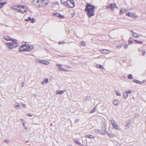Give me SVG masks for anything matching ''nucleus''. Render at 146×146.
Instances as JSON below:
<instances>
[{
	"instance_id": "15",
	"label": "nucleus",
	"mask_w": 146,
	"mask_h": 146,
	"mask_svg": "<svg viewBox=\"0 0 146 146\" xmlns=\"http://www.w3.org/2000/svg\"><path fill=\"white\" fill-rule=\"evenodd\" d=\"M34 18H32L31 17H29L27 19H25V21H30L32 23H34L35 21H34Z\"/></svg>"
},
{
	"instance_id": "38",
	"label": "nucleus",
	"mask_w": 146,
	"mask_h": 146,
	"mask_svg": "<svg viewBox=\"0 0 146 146\" xmlns=\"http://www.w3.org/2000/svg\"><path fill=\"white\" fill-rule=\"evenodd\" d=\"M4 39L6 40H11V38L9 37L5 38Z\"/></svg>"
},
{
	"instance_id": "17",
	"label": "nucleus",
	"mask_w": 146,
	"mask_h": 146,
	"mask_svg": "<svg viewBox=\"0 0 146 146\" xmlns=\"http://www.w3.org/2000/svg\"><path fill=\"white\" fill-rule=\"evenodd\" d=\"M110 51L109 50L104 49L100 50L101 52L102 53L107 54L110 53Z\"/></svg>"
},
{
	"instance_id": "57",
	"label": "nucleus",
	"mask_w": 146,
	"mask_h": 146,
	"mask_svg": "<svg viewBox=\"0 0 146 146\" xmlns=\"http://www.w3.org/2000/svg\"><path fill=\"white\" fill-rule=\"evenodd\" d=\"M21 120H22V121H23V119H22Z\"/></svg>"
},
{
	"instance_id": "1",
	"label": "nucleus",
	"mask_w": 146,
	"mask_h": 146,
	"mask_svg": "<svg viewBox=\"0 0 146 146\" xmlns=\"http://www.w3.org/2000/svg\"><path fill=\"white\" fill-rule=\"evenodd\" d=\"M95 7L90 4L88 3L86 6L85 11L89 17L91 18L94 15L95 13L94 9Z\"/></svg>"
},
{
	"instance_id": "9",
	"label": "nucleus",
	"mask_w": 146,
	"mask_h": 146,
	"mask_svg": "<svg viewBox=\"0 0 146 146\" xmlns=\"http://www.w3.org/2000/svg\"><path fill=\"white\" fill-rule=\"evenodd\" d=\"M27 44H24L21 46L19 48V51L21 52H26Z\"/></svg>"
},
{
	"instance_id": "20",
	"label": "nucleus",
	"mask_w": 146,
	"mask_h": 146,
	"mask_svg": "<svg viewBox=\"0 0 146 146\" xmlns=\"http://www.w3.org/2000/svg\"><path fill=\"white\" fill-rule=\"evenodd\" d=\"M113 104L115 106H117L119 104V100H113Z\"/></svg>"
},
{
	"instance_id": "26",
	"label": "nucleus",
	"mask_w": 146,
	"mask_h": 146,
	"mask_svg": "<svg viewBox=\"0 0 146 146\" xmlns=\"http://www.w3.org/2000/svg\"><path fill=\"white\" fill-rule=\"evenodd\" d=\"M123 95L124 98L125 99L128 96V94L126 92L123 93Z\"/></svg>"
},
{
	"instance_id": "31",
	"label": "nucleus",
	"mask_w": 146,
	"mask_h": 146,
	"mask_svg": "<svg viewBox=\"0 0 146 146\" xmlns=\"http://www.w3.org/2000/svg\"><path fill=\"white\" fill-rule=\"evenodd\" d=\"M115 92H116V95L117 96H121V93L117 90H115Z\"/></svg>"
},
{
	"instance_id": "14",
	"label": "nucleus",
	"mask_w": 146,
	"mask_h": 146,
	"mask_svg": "<svg viewBox=\"0 0 146 146\" xmlns=\"http://www.w3.org/2000/svg\"><path fill=\"white\" fill-rule=\"evenodd\" d=\"M115 7H116L115 4L111 3L109 4V7H108V8H110V9L112 10H113Z\"/></svg>"
},
{
	"instance_id": "53",
	"label": "nucleus",
	"mask_w": 146,
	"mask_h": 146,
	"mask_svg": "<svg viewBox=\"0 0 146 146\" xmlns=\"http://www.w3.org/2000/svg\"><path fill=\"white\" fill-rule=\"evenodd\" d=\"M25 129H27V127H25Z\"/></svg>"
},
{
	"instance_id": "54",
	"label": "nucleus",
	"mask_w": 146,
	"mask_h": 146,
	"mask_svg": "<svg viewBox=\"0 0 146 146\" xmlns=\"http://www.w3.org/2000/svg\"><path fill=\"white\" fill-rule=\"evenodd\" d=\"M104 125H105V127H106V124L105 123H104Z\"/></svg>"
},
{
	"instance_id": "3",
	"label": "nucleus",
	"mask_w": 146,
	"mask_h": 146,
	"mask_svg": "<svg viewBox=\"0 0 146 146\" xmlns=\"http://www.w3.org/2000/svg\"><path fill=\"white\" fill-rule=\"evenodd\" d=\"M13 8L17 10L18 12L22 14L24 13L27 11L26 7L24 5L15 6Z\"/></svg>"
},
{
	"instance_id": "30",
	"label": "nucleus",
	"mask_w": 146,
	"mask_h": 146,
	"mask_svg": "<svg viewBox=\"0 0 146 146\" xmlns=\"http://www.w3.org/2000/svg\"><path fill=\"white\" fill-rule=\"evenodd\" d=\"M86 137L87 138H89L90 139H92L94 138V137H93V136L91 135H86Z\"/></svg>"
},
{
	"instance_id": "43",
	"label": "nucleus",
	"mask_w": 146,
	"mask_h": 146,
	"mask_svg": "<svg viewBox=\"0 0 146 146\" xmlns=\"http://www.w3.org/2000/svg\"><path fill=\"white\" fill-rule=\"evenodd\" d=\"M142 54L143 55H144L145 54V51L142 50Z\"/></svg>"
},
{
	"instance_id": "32",
	"label": "nucleus",
	"mask_w": 146,
	"mask_h": 146,
	"mask_svg": "<svg viewBox=\"0 0 146 146\" xmlns=\"http://www.w3.org/2000/svg\"><path fill=\"white\" fill-rule=\"evenodd\" d=\"M75 142L77 144L79 145H82V144L80 143L78 140H75Z\"/></svg>"
},
{
	"instance_id": "47",
	"label": "nucleus",
	"mask_w": 146,
	"mask_h": 146,
	"mask_svg": "<svg viewBox=\"0 0 146 146\" xmlns=\"http://www.w3.org/2000/svg\"><path fill=\"white\" fill-rule=\"evenodd\" d=\"M79 119H76L75 120V122L76 123H77L78 122V121H79Z\"/></svg>"
},
{
	"instance_id": "44",
	"label": "nucleus",
	"mask_w": 146,
	"mask_h": 146,
	"mask_svg": "<svg viewBox=\"0 0 146 146\" xmlns=\"http://www.w3.org/2000/svg\"><path fill=\"white\" fill-rule=\"evenodd\" d=\"M27 115L30 117H32L33 116V115L30 113H28L27 114Z\"/></svg>"
},
{
	"instance_id": "35",
	"label": "nucleus",
	"mask_w": 146,
	"mask_h": 146,
	"mask_svg": "<svg viewBox=\"0 0 146 146\" xmlns=\"http://www.w3.org/2000/svg\"><path fill=\"white\" fill-rule=\"evenodd\" d=\"M43 80H44V82L46 84L49 81L48 79V78L45 79Z\"/></svg>"
},
{
	"instance_id": "16",
	"label": "nucleus",
	"mask_w": 146,
	"mask_h": 146,
	"mask_svg": "<svg viewBox=\"0 0 146 146\" xmlns=\"http://www.w3.org/2000/svg\"><path fill=\"white\" fill-rule=\"evenodd\" d=\"M68 1H69L70 3L72 5H70V4L69 7H73L75 6V2L74 1V0H69Z\"/></svg>"
},
{
	"instance_id": "39",
	"label": "nucleus",
	"mask_w": 146,
	"mask_h": 146,
	"mask_svg": "<svg viewBox=\"0 0 146 146\" xmlns=\"http://www.w3.org/2000/svg\"><path fill=\"white\" fill-rule=\"evenodd\" d=\"M123 46V45H119L117 46H116V48L117 49H119L121 48Z\"/></svg>"
},
{
	"instance_id": "33",
	"label": "nucleus",
	"mask_w": 146,
	"mask_h": 146,
	"mask_svg": "<svg viewBox=\"0 0 146 146\" xmlns=\"http://www.w3.org/2000/svg\"><path fill=\"white\" fill-rule=\"evenodd\" d=\"M96 108V106H95L94 108L93 109V110L90 111V113H92L95 111Z\"/></svg>"
},
{
	"instance_id": "29",
	"label": "nucleus",
	"mask_w": 146,
	"mask_h": 146,
	"mask_svg": "<svg viewBox=\"0 0 146 146\" xmlns=\"http://www.w3.org/2000/svg\"><path fill=\"white\" fill-rule=\"evenodd\" d=\"M14 106L15 108L16 109H19L20 108V106L18 105H17V104H15L14 105Z\"/></svg>"
},
{
	"instance_id": "8",
	"label": "nucleus",
	"mask_w": 146,
	"mask_h": 146,
	"mask_svg": "<svg viewBox=\"0 0 146 146\" xmlns=\"http://www.w3.org/2000/svg\"><path fill=\"white\" fill-rule=\"evenodd\" d=\"M69 0H61L62 4L66 7H69L70 4L68 3Z\"/></svg>"
},
{
	"instance_id": "7",
	"label": "nucleus",
	"mask_w": 146,
	"mask_h": 146,
	"mask_svg": "<svg viewBox=\"0 0 146 146\" xmlns=\"http://www.w3.org/2000/svg\"><path fill=\"white\" fill-rule=\"evenodd\" d=\"M42 0H34L33 3L36 6L38 7H40L39 5H40Z\"/></svg>"
},
{
	"instance_id": "52",
	"label": "nucleus",
	"mask_w": 146,
	"mask_h": 146,
	"mask_svg": "<svg viewBox=\"0 0 146 146\" xmlns=\"http://www.w3.org/2000/svg\"><path fill=\"white\" fill-rule=\"evenodd\" d=\"M82 146H87V145H81Z\"/></svg>"
},
{
	"instance_id": "4",
	"label": "nucleus",
	"mask_w": 146,
	"mask_h": 146,
	"mask_svg": "<svg viewBox=\"0 0 146 146\" xmlns=\"http://www.w3.org/2000/svg\"><path fill=\"white\" fill-rule=\"evenodd\" d=\"M110 121L113 128L116 130L119 129V126L114 120H110Z\"/></svg>"
},
{
	"instance_id": "24",
	"label": "nucleus",
	"mask_w": 146,
	"mask_h": 146,
	"mask_svg": "<svg viewBox=\"0 0 146 146\" xmlns=\"http://www.w3.org/2000/svg\"><path fill=\"white\" fill-rule=\"evenodd\" d=\"M80 45L81 46H85L86 45V44L85 42L84 41H81L79 43Z\"/></svg>"
},
{
	"instance_id": "11",
	"label": "nucleus",
	"mask_w": 146,
	"mask_h": 146,
	"mask_svg": "<svg viewBox=\"0 0 146 146\" xmlns=\"http://www.w3.org/2000/svg\"><path fill=\"white\" fill-rule=\"evenodd\" d=\"M33 48V45L27 44L26 52L32 50Z\"/></svg>"
},
{
	"instance_id": "45",
	"label": "nucleus",
	"mask_w": 146,
	"mask_h": 146,
	"mask_svg": "<svg viewBox=\"0 0 146 146\" xmlns=\"http://www.w3.org/2000/svg\"><path fill=\"white\" fill-rule=\"evenodd\" d=\"M23 107L24 108H25L26 107V105L25 104H22Z\"/></svg>"
},
{
	"instance_id": "51",
	"label": "nucleus",
	"mask_w": 146,
	"mask_h": 146,
	"mask_svg": "<svg viewBox=\"0 0 146 146\" xmlns=\"http://www.w3.org/2000/svg\"><path fill=\"white\" fill-rule=\"evenodd\" d=\"M67 68H71V67H70V66H67Z\"/></svg>"
},
{
	"instance_id": "2",
	"label": "nucleus",
	"mask_w": 146,
	"mask_h": 146,
	"mask_svg": "<svg viewBox=\"0 0 146 146\" xmlns=\"http://www.w3.org/2000/svg\"><path fill=\"white\" fill-rule=\"evenodd\" d=\"M11 41L10 42L5 43V44L9 49H13L19 45V43L17 42V40L15 39L11 40Z\"/></svg>"
},
{
	"instance_id": "28",
	"label": "nucleus",
	"mask_w": 146,
	"mask_h": 146,
	"mask_svg": "<svg viewBox=\"0 0 146 146\" xmlns=\"http://www.w3.org/2000/svg\"><path fill=\"white\" fill-rule=\"evenodd\" d=\"M108 134L110 137H116L115 135L114 134H110L109 133H108Z\"/></svg>"
},
{
	"instance_id": "36",
	"label": "nucleus",
	"mask_w": 146,
	"mask_h": 146,
	"mask_svg": "<svg viewBox=\"0 0 146 146\" xmlns=\"http://www.w3.org/2000/svg\"><path fill=\"white\" fill-rule=\"evenodd\" d=\"M134 41L136 42L137 43H142L143 42L141 41H138L137 40H135Z\"/></svg>"
},
{
	"instance_id": "5",
	"label": "nucleus",
	"mask_w": 146,
	"mask_h": 146,
	"mask_svg": "<svg viewBox=\"0 0 146 146\" xmlns=\"http://www.w3.org/2000/svg\"><path fill=\"white\" fill-rule=\"evenodd\" d=\"M56 66L58 70L59 71H64L66 72H69L70 71V70H67L63 68L62 67V65L57 64L56 65Z\"/></svg>"
},
{
	"instance_id": "22",
	"label": "nucleus",
	"mask_w": 146,
	"mask_h": 146,
	"mask_svg": "<svg viewBox=\"0 0 146 146\" xmlns=\"http://www.w3.org/2000/svg\"><path fill=\"white\" fill-rule=\"evenodd\" d=\"M126 11V10L125 9H121L120 10V15H122Z\"/></svg>"
},
{
	"instance_id": "19",
	"label": "nucleus",
	"mask_w": 146,
	"mask_h": 146,
	"mask_svg": "<svg viewBox=\"0 0 146 146\" xmlns=\"http://www.w3.org/2000/svg\"><path fill=\"white\" fill-rule=\"evenodd\" d=\"M53 15L56 16L57 17H58L62 18H64L65 17L64 15H61L60 14L57 13H54L53 14Z\"/></svg>"
},
{
	"instance_id": "37",
	"label": "nucleus",
	"mask_w": 146,
	"mask_h": 146,
	"mask_svg": "<svg viewBox=\"0 0 146 146\" xmlns=\"http://www.w3.org/2000/svg\"><path fill=\"white\" fill-rule=\"evenodd\" d=\"M128 78L129 79H132V76L131 74H129L128 75Z\"/></svg>"
},
{
	"instance_id": "58",
	"label": "nucleus",
	"mask_w": 146,
	"mask_h": 146,
	"mask_svg": "<svg viewBox=\"0 0 146 146\" xmlns=\"http://www.w3.org/2000/svg\"><path fill=\"white\" fill-rule=\"evenodd\" d=\"M1 0H0V2L1 1Z\"/></svg>"
},
{
	"instance_id": "6",
	"label": "nucleus",
	"mask_w": 146,
	"mask_h": 146,
	"mask_svg": "<svg viewBox=\"0 0 146 146\" xmlns=\"http://www.w3.org/2000/svg\"><path fill=\"white\" fill-rule=\"evenodd\" d=\"M35 61L36 62L47 65H48L50 64V62H49L44 60H39L38 59H36L35 60Z\"/></svg>"
},
{
	"instance_id": "21",
	"label": "nucleus",
	"mask_w": 146,
	"mask_h": 146,
	"mask_svg": "<svg viewBox=\"0 0 146 146\" xmlns=\"http://www.w3.org/2000/svg\"><path fill=\"white\" fill-rule=\"evenodd\" d=\"M96 67L97 68H100L101 70H103L104 69V66L100 64H97L96 65Z\"/></svg>"
},
{
	"instance_id": "34",
	"label": "nucleus",
	"mask_w": 146,
	"mask_h": 146,
	"mask_svg": "<svg viewBox=\"0 0 146 146\" xmlns=\"http://www.w3.org/2000/svg\"><path fill=\"white\" fill-rule=\"evenodd\" d=\"M6 2H3L0 3V8L2 7L6 3Z\"/></svg>"
},
{
	"instance_id": "46",
	"label": "nucleus",
	"mask_w": 146,
	"mask_h": 146,
	"mask_svg": "<svg viewBox=\"0 0 146 146\" xmlns=\"http://www.w3.org/2000/svg\"><path fill=\"white\" fill-rule=\"evenodd\" d=\"M128 45L127 44L125 46L124 48L125 49H126L128 48Z\"/></svg>"
},
{
	"instance_id": "48",
	"label": "nucleus",
	"mask_w": 146,
	"mask_h": 146,
	"mask_svg": "<svg viewBox=\"0 0 146 146\" xmlns=\"http://www.w3.org/2000/svg\"><path fill=\"white\" fill-rule=\"evenodd\" d=\"M45 83L44 82V80L42 82H41V84H44Z\"/></svg>"
},
{
	"instance_id": "55",
	"label": "nucleus",
	"mask_w": 146,
	"mask_h": 146,
	"mask_svg": "<svg viewBox=\"0 0 146 146\" xmlns=\"http://www.w3.org/2000/svg\"><path fill=\"white\" fill-rule=\"evenodd\" d=\"M23 86H23V84H22V87H23Z\"/></svg>"
},
{
	"instance_id": "41",
	"label": "nucleus",
	"mask_w": 146,
	"mask_h": 146,
	"mask_svg": "<svg viewBox=\"0 0 146 146\" xmlns=\"http://www.w3.org/2000/svg\"><path fill=\"white\" fill-rule=\"evenodd\" d=\"M131 91L130 90H128L127 91H126V92L128 93H131Z\"/></svg>"
},
{
	"instance_id": "25",
	"label": "nucleus",
	"mask_w": 146,
	"mask_h": 146,
	"mask_svg": "<svg viewBox=\"0 0 146 146\" xmlns=\"http://www.w3.org/2000/svg\"><path fill=\"white\" fill-rule=\"evenodd\" d=\"M133 81L138 84H141L142 83V82H141L137 80H133Z\"/></svg>"
},
{
	"instance_id": "50",
	"label": "nucleus",
	"mask_w": 146,
	"mask_h": 146,
	"mask_svg": "<svg viewBox=\"0 0 146 146\" xmlns=\"http://www.w3.org/2000/svg\"><path fill=\"white\" fill-rule=\"evenodd\" d=\"M23 125L25 127V122H23Z\"/></svg>"
},
{
	"instance_id": "18",
	"label": "nucleus",
	"mask_w": 146,
	"mask_h": 146,
	"mask_svg": "<svg viewBox=\"0 0 146 146\" xmlns=\"http://www.w3.org/2000/svg\"><path fill=\"white\" fill-rule=\"evenodd\" d=\"M66 92V90H61L60 91H56V94H59L60 95H62L63 93H64V92Z\"/></svg>"
},
{
	"instance_id": "10",
	"label": "nucleus",
	"mask_w": 146,
	"mask_h": 146,
	"mask_svg": "<svg viewBox=\"0 0 146 146\" xmlns=\"http://www.w3.org/2000/svg\"><path fill=\"white\" fill-rule=\"evenodd\" d=\"M126 15L131 18H137L138 17V16H137L135 13H131L129 12L126 13Z\"/></svg>"
},
{
	"instance_id": "12",
	"label": "nucleus",
	"mask_w": 146,
	"mask_h": 146,
	"mask_svg": "<svg viewBox=\"0 0 146 146\" xmlns=\"http://www.w3.org/2000/svg\"><path fill=\"white\" fill-rule=\"evenodd\" d=\"M131 31L132 34L133 36L135 38H138L140 36H141V35L140 34H139L137 33H134L133 30H131Z\"/></svg>"
},
{
	"instance_id": "27",
	"label": "nucleus",
	"mask_w": 146,
	"mask_h": 146,
	"mask_svg": "<svg viewBox=\"0 0 146 146\" xmlns=\"http://www.w3.org/2000/svg\"><path fill=\"white\" fill-rule=\"evenodd\" d=\"M95 132L96 133H100L102 134H103L104 135L105 134V133H103L101 131L98 129H96L95 130Z\"/></svg>"
},
{
	"instance_id": "56",
	"label": "nucleus",
	"mask_w": 146,
	"mask_h": 146,
	"mask_svg": "<svg viewBox=\"0 0 146 146\" xmlns=\"http://www.w3.org/2000/svg\"><path fill=\"white\" fill-rule=\"evenodd\" d=\"M69 146H73L72 145H70Z\"/></svg>"
},
{
	"instance_id": "49",
	"label": "nucleus",
	"mask_w": 146,
	"mask_h": 146,
	"mask_svg": "<svg viewBox=\"0 0 146 146\" xmlns=\"http://www.w3.org/2000/svg\"><path fill=\"white\" fill-rule=\"evenodd\" d=\"M62 43H64L63 42H58V44H61Z\"/></svg>"
},
{
	"instance_id": "40",
	"label": "nucleus",
	"mask_w": 146,
	"mask_h": 146,
	"mask_svg": "<svg viewBox=\"0 0 146 146\" xmlns=\"http://www.w3.org/2000/svg\"><path fill=\"white\" fill-rule=\"evenodd\" d=\"M4 142L7 143H9L10 142L7 139H6L5 140Z\"/></svg>"
},
{
	"instance_id": "42",
	"label": "nucleus",
	"mask_w": 146,
	"mask_h": 146,
	"mask_svg": "<svg viewBox=\"0 0 146 146\" xmlns=\"http://www.w3.org/2000/svg\"><path fill=\"white\" fill-rule=\"evenodd\" d=\"M130 124V123H127L125 125V126L127 127H129V126Z\"/></svg>"
},
{
	"instance_id": "13",
	"label": "nucleus",
	"mask_w": 146,
	"mask_h": 146,
	"mask_svg": "<svg viewBox=\"0 0 146 146\" xmlns=\"http://www.w3.org/2000/svg\"><path fill=\"white\" fill-rule=\"evenodd\" d=\"M39 5L40 6V7H43L46 6L47 5V3L45 0H42V1L41 2V3L40 4V5Z\"/></svg>"
},
{
	"instance_id": "23",
	"label": "nucleus",
	"mask_w": 146,
	"mask_h": 146,
	"mask_svg": "<svg viewBox=\"0 0 146 146\" xmlns=\"http://www.w3.org/2000/svg\"><path fill=\"white\" fill-rule=\"evenodd\" d=\"M133 38L131 37H130L129 38V44H131L133 42Z\"/></svg>"
}]
</instances>
